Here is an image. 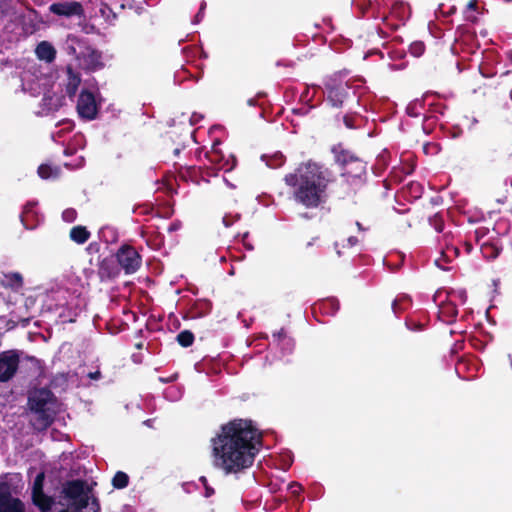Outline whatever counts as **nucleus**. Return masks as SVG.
Masks as SVG:
<instances>
[{
  "label": "nucleus",
  "instance_id": "4be33fe9",
  "mask_svg": "<svg viewBox=\"0 0 512 512\" xmlns=\"http://www.w3.org/2000/svg\"><path fill=\"white\" fill-rule=\"evenodd\" d=\"M411 305H412V300H411L410 296L406 295V294H401L393 300V302L391 304V308H392L393 313L396 316H398L401 313H403L404 311H406L407 309H409L411 307Z\"/></svg>",
  "mask_w": 512,
  "mask_h": 512
},
{
  "label": "nucleus",
  "instance_id": "412c9836",
  "mask_svg": "<svg viewBox=\"0 0 512 512\" xmlns=\"http://www.w3.org/2000/svg\"><path fill=\"white\" fill-rule=\"evenodd\" d=\"M67 76L66 93L69 97H74L81 83V78L78 73L74 72L71 66L67 67Z\"/></svg>",
  "mask_w": 512,
  "mask_h": 512
},
{
  "label": "nucleus",
  "instance_id": "79ce46f5",
  "mask_svg": "<svg viewBox=\"0 0 512 512\" xmlns=\"http://www.w3.org/2000/svg\"><path fill=\"white\" fill-rule=\"evenodd\" d=\"M406 325L408 326L409 329H412V330H421L422 329V324H416L414 321H406Z\"/></svg>",
  "mask_w": 512,
  "mask_h": 512
},
{
  "label": "nucleus",
  "instance_id": "a18cd8bd",
  "mask_svg": "<svg viewBox=\"0 0 512 512\" xmlns=\"http://www.w3.org/2000/svg\"><path fill=\"white\" fill-rule=\"evenodd\" d=\"M180 227V224L179 223H171L170 226L168 227V231L169 232H173V231H176L178 230Z\"/></svg>",
  "mask_w": 512,
  "mask_h": 512
},
{
  "label": "nucleus",
  "instance_id": "9d476101",
  "mask_svg": "<svg viewBox=\"0 0 512 512\" xmlns=\"http://www.w3.org/2000/svg\"><path fill=\"white\" fill-rule=\"evenodd\" d=\"M76 109L82 119H95L98 114V106L94 94L88 90H82L78 97Z\"/></svg>",
  "mask_w": 512,
  "mask_h": 512
},
{
  "label": "nucleus",
  "instance_id": "c9c22d12",
  "mask_svg": "<svg viewBox=\"0 0 512 512\" xmlns=\"http://www.w3.org/2000/svg\"><path fill=\"white\" fill-rule=\"evenodd\" d=\"M343 123L348 129H354L355 126V115L353 113H347L343 116Z\"/></svg>",
  "mask_w": 512,
  "mask_h": 512
},
{
  "label": "nucleus",
  "instance_id": "f8f14e48",
  "mask_svg": "<svg viewBox=\"0 0 512 512\" xmlns=\"http://www.w3.org/2000/svg\"><path fill=\"white\" fill-rule=\"evenodd\" d=\"M120 271L117 260L113 256L106 257L99 262L98 276L102 282L115 279L119 276Z\"/></svg>",
  "mask_w": 512,
  "mask_h": 512
},
{
  "label": "nucleus",
  "instance_id": "2f4dec72",
  "mask_svg": "<svg viewBox=\"0 0 512 512\" xmlns=\"http://www.w3.org/2000/svg\"><path fill=\"white\" fill-rule=\"evenodd\" d=\"M44 480H45L44 472H40L36 475L34 482H33V486H32V493L44 491L43 490Z\"/></svg>",
  "mask_w": 512,
  "mask_h": 512
},
{
  "label": "nucleus",
  "instance_id": "f704fd0d",
  "mask_svg": "<svg viewBox=\"0 0 512 512\" xmlns=\"http://www.w3.org/2000/svg\"><path fill=\"white\" fill-rule=\"evenodd\" d=\"M272 337L273 341L277 344H280L283 341H290L284 328H281L279 331L273 333Z\"/></svg>",
  "mask_w": 512,
  "mask_h": 512
},
{
  "label": "nucleus",
  "instance_id": "49530a36",
  "mask_svg": "<svg viewBox=\"0 0 512 512\" xmlns=\"http://www.w3.org/2000/svg\"><path fill=\"white\" fill-rule=\"evenodd\" d=\"M184 147H185V141H182V142H181V145H180V146H178V147H176V148L174 149V151H173V152H174V154H175L176 156H177V155H179V153L181 152V150H182V149H184Z\"/></svg>",
  "mask_w": 512,
  "mask_h": 512
},
{
  "label": "nucleus",
  "instance_id": "09e8293b",
  "mask_svg": "<svg viewBox=\"0 0 512 512\" xmlns=\"http://www.w3.org/2000/svg\"><path fill=\"white\" fill-rule=\"evenodd\" d=\"M100 11H101V13H102L103 15H105V14H106V11L112 12V11H111V9H110V7H109V6H107V5H104V6L100 9Z\"/></svg>",
  "mask_w": 512,
  "mask_h": 512
},
{
  "label": "nucleus",
  "instance_id": "72a5a7b5",
  "mask_svg": "<svg viewBox=\"0 0 512 512\" xmlns=\"http://www.w3.org/2000/svg\"><path fill=\"white\" fill-rule=\"evenodd\" d=\"M442 255L446 258H450L451 256H458L459 255V248L455 245H446L445 248L442 250Z\"/></svg>",
  "mask_w": 512,
  "mask_h": 512
},
{
  "label": "nucleus",
  "instance_id": "4c0bfd02",
  "mask_svg": "<svg viewBox=\"0 0 512 512\" xmlns=\"http://www.w3.org/2000/svg\"><path fill=\"white\" fill-rule=\"evenodd\" d=\"M423 150L426 154H433L438 152V145L435 143H426L423 146Z\"/></svg>",
  "mask_w": 512,
  "mask_h": 512
},
{
  "label": "nucleus",
  "instance_id": "423d86ee",
  "mask_svg": "<svg viewBox=\"0 0 512 512\" xmlns=\"http://www.w3.org/2000/svg\"><path fill=\"white\" fill-rule=\"evenodd\" d=\"M221 143L216 141L213 143L211 150L205 152V158L210 166L205 167L206 176H216L217 172L224 170L231 171L237 164V159L233 155L226 156L220 148Z\"/></svg>",
  "mask_w": 512,
  "mask_h": 512
},
{
  "label": "nucleus",
  "instance_id": "dca6fc26",
  "mask_svg": "<svg viewBox=\"0 0 512 512\" xmlns=\"http://www.w3.org/2000/svg\"><path fill=\"white\" fill-rule=\"evenodd\" d=\"M0 282L3 287L13 291H19L24 285L23 276L19 272L4 273Z\"/></svg>",
  "mask_w": 512,
  "mask_h": 512
},
{
  "label": "nucleus",
  "instance_id": "bb28decb",
  "mask_svg": "<svg viewBox=\"0 0 512 512\" xmlns=\"http://www.w3.org/2000/svg\"><path fill=\"white\" fill-rule=\"evenodd\" d=\"M129 484V476L123 471H117L112 478V486L116 489H124Z\"/></svg>",
  "mask_w": 512,
  "mask_h": 512
},
{
  "label": "nucleus",
  "instance_id": "ea45409f",
  "mask_svg": "<svg viewBox=\"0 0 512 512\" xmlns=\"http://www.w3.org/2000/svg\"><path fill=\"white\" fill-rule=\"evenodd\" d=\"M75 215H76L75 210H73V209H68V210L64 211V213H63V218H64L65 220H67V221H72V220H74Z\"/></svg>",
  "mask_w": 512,
  "mask_h": 512
},
{
  "label": "nucleus",
  "instance_id": "7c9ffc66",
  "mask_svg": "<svg viewBox=\"0 0 512 512\" xmlns=\"http://www.w3.org/2000/svg\"><path fill=\"white\" fill-rule=\"evenodd\" d=\"M409 52L414 57H420L425 52V44L422 41H414L409 46Z\"/></svg>",
  "mask_w": 512,
  "mask_h": 512
},
{
  "label": "nucleus",
  "instance_id": "39448f33",
  "mask_svg": "<svg viewBox=\"0 0 512 512\" xmlns=\"http://www.w3.org/2000/svg\"><path fill=\"white\" fill-rule=\"evenodd\" d=\"M350 86L336 77H329L324 82L326 104L333 109H342L351 98Z\"/></svg>",
  "mask_w": 512,
  "mask_h": 512
},
{
  "label": "nucleus",
  "instance_id": "f3484780",
  "mask_svg": "<svg viewBox=\"0 0 512 512\" xmlns=\"http://www.w3.org/2000/svg\"><path fill=\"white\" fill-rule=\"evenodd\" d=\"M32 502L41 512L50 511L54 504L53 498L46 495L44 491L32 493Z\"/></svg>",
  "mask_w": 512,
  "mask_h": 512
},
{
  "label": "nucleus",
  "instance_id": "603ef678",
  "mask_svg": "<svg viewBox=\"0 0 512 512\" xmlns=\"http://www.w3.org/2000/svg\"><path fill=\"white\" fill-rule=\"evenodd\" d=\"M466 19L469 20V21H475L476 20V17L475 16H470V15H467L466 16Z\"/></svg>",
  "mask_w": 512,
  "mask_h": 512
},
{
  "label": "nucleus",
  "instance_id": "c85d7f7f",
  "mask_svg": "<svg viewBox=\"0 0 512 512\" xmlns=\"http://www.w3.org/2000/svg\"><path fill=\"white\" fill-rule=\"evenodd\" d=\"M38 175L42 178V179H49L51 177H57L58 174H59V169L58 168H53L52 166L48 165V164H41L39 167H38Z\"/></svg>",
  "mask_w": 512,
  "mask_h": 512
},
{
  "label": "nucleus",
  "instance_id": "5fc2aeb1",
  "mask_svg": "<svg viewBox=\"0 0 512 512\" xmlns=\"http://www.w3.org/2000/svg\"><path fill=\"white\" fill-rule=\"evenodd\" d=\"M507 2H511L512 0H506Z\"/></svg>",
  "mask_w": 512,
  "mask_h": 512
},
{
  "label": "nucleus",
  "instance_id": "864d4df0",
  "mask_svg": "<svg viewBox=\"0 0 512 512\" xmlns=\"http://www.w3.org/2000/svg\"><path fill=\"white\" fill-rule=\"evenodd\" d=\"M169 135H170V138H172V137H173V135H176V132H175V131H170V132H169Z\"/></svg>",
  "mask_w": 512,
  "mask_h": 512
},
{
  "label": "nucleus",
  "instance_id": "c03bdc74",
  "mask_svg": "<svg viewBox=\"0 0 512 512\" xmlns=\"http://www.w3.org/2000/svg\"><path fill=\"white\" fill-rule=\"evenodd\" d=\"M88 377L92 380H98L101 378V372L100 371H95V372H90L88 374Z\"/></svg>",
  "mask_w": 512,
  "mask_h": 512
},
{
  "label": "nucleus",
  "instance_id": "a19ab883",
  "mask_svg": "<svg viewBox=\"0 0 512 512\" xmlns=\"http://www.w3.org/2000/svg\"><path fill=\"white\" fill-rule=\"evenodd\" d=\"M478 10V0H470L467 3L466 11H477Z\"/></svg>",
  "mask_w": 512,
  "mask_h": 512
},
{
  "label": "nucleus",
  "instance_id": "0eeeda50",
  "mask_svg": "<svg viewBox=\"0 0 512 512\" xmlns=\"http://www.w3.org/2000/svg\"><path fill=\"white\" fill-rule=\"evenodd\" d=\"M115 258L120 270H124L127 275L134 274L142 265L141 255L129 244L121 245L115 254Z\"/></svg>",
  "mask_w": 512,
  "mask_h": 512
},
{
  "label": "nucleus",
  "instance_id": "9b49d317",
  "mask_svg": "<svg viewBox=\"0 0 512 512\" xmlns=\"http://www.w3.org/2000/svg\"><path fill=\"white\" fill-rule=\"evenodd\" d=\"M0 512H26L24 503L12 496L7 487L0 488Z\"/></svg>",
  "mask_w": 512,
  "mask_h": 512
},
{
  "label": "nucleus",
  "instance_id": "6ab92c4d",
  "mask_svg": "<svg viewBox=\"0 0 512 512\" xmlns=\"http://www.w3.org/2000/svg\"><path fill=\"white\" fill-rule=\"evenodd\" d=\"M90 236V231L87 229V227L82 225L72 227L69 232L70 239L79 245L86 243Z\"/></svg>",
  "mask_w": 512,
  "mask_h": 512
},
{
  "label": "nucleus",
  "instance_id": "2eb2a0df",
  "mask_svg": "<svg viewBox=\"0 0 512 512\" xmlns=\"http://www.w3.org/2000/svg\"><path fill=\"white\" fill-rule=\"evenodd\" d=\"M37 58L46 63H52L56 58V49L48 41H41L35 49Z\"/></svg>",
  "mask_w": 512,
  "mask_h": 512
},
{
  "label": "nucleus",
  "instance_id": "f03ea898",
  "mask_svg": "<svg viewBox=\"0 0 512 512\" xmlns=\"http://www.w3.org/2000/svg\"><path fill=\"white\" fill-rule=\"evenodd\" d=\"M283 181L290 188L291 197L297 205L316 210L327 204L335 175L324 163L309 159L285 174Z\"/></svg>",
  "mask_w": 512,
  "mask_h": 512
},
{
  "label": "nucleus",
  "instance_id": "a211bd4d",
  "mask_svg": "<svg viewBox=\"0 0 512 512\" xmlns=\"http://www.w3.org/2000/svg\"><path fill=\"white\" fill-rule=\"evenodd\" d=\"M179 176L181 179L185 181H192L196 184L199 183V177H201L203 180H206V172L205 168L202 169L201 167L196 166H189L184 169V171H181L179 173Z\"/></svg>",
  "mask_w": 512,
  "mask_h": 512
},
{
  "label": "nucleus",
  "instance_id": "aec40b11",
  "mask_svg": "<svg viewBox=\"0 0 512 512\" xmlns=\"http://www.w3.org/2000/svg\"><path fill=\"white\" fill-rule=\"evenodd\" d=\"M212 303L209 300H197L190 308L191 318L204 317L210 313Z\"/></svg>",
  "mask_w": 512,
  "mask_h": 512
},
{
  "label": "nucleus",
  "instance_id": "5701e85b",
  "mask_svg": "<svg viewBox=\"0 0 512 512\" xmlns=\"http://www.w3.org/2000/svg\"><path fill=\"white\" fill-rule=\"evenodd\" d=\"M262 161L272 169L281 167L285 163V156L281 152H275L271 155L263 154L261 156Z\"/></svg>",
  "mask_w": 512,
  "mask_h": 512
},
{
  "label": "nucleus",
  "instance_id": "cd10ccee",
  "mask_svg": "<svg viewBox=\"0 0 512 512\" xmlns=\"http://www.w3.org/2000/svg\"><path fill=\"white\" fill-rule=\"evenodd\" d=\"M194 339V334L190 330H183L176 337L178 344L184 348L190 347Z\"/></svg>",
  "mask_w": 512,
  "mask_h": 512
},
{
  "label": "nucleus",
  "instance_id": "37998d69",
  "mask_svg": "<svg viewBox=\"0 0 512 512\" xmlns=\"http://www.w3.org/2000/svg\"><path fill=\"white\" fill-rule=\"evenodd\" d=\"M463 249L465 250V252H466L467 254L471 253V251L473 250V245H472V243H471V242H467V241H466V242H464V243H463Z\"/></svg>",
  "mask_w": 512,
  "mask_h": 512
},
{
  "label": "nucleus",
  "instance_id": "b1692460",
  "mask_svg": "<svg viewBox=\"0 0 512 512\" xmlns=\"http://www.w3.org/2000/svg\"><path fill=\"white\" fill-rule=\"evenodd\" d=\"M318 308L325 314L334 315L340 308V303L336 298H327L318 304Z\"/></svg>",
  "mask_w": 512,
  "mask_h": 512
},
{
  "label": "nucleus",
  "instance_id": "58836bf2",
  "mask_svg": "<svg viewBox=\"0 0 512 512\" xmlns=\"http://www.w3.org/2000/svg\"><path fill=\"white\" fill-rule=\"evenodd\" d=\"M200 481L203 483L204 487H205V496L206 497H210L214 494V489L211 488L209 485H208V482H207V479L205 477H201L200 478Z\"/></svg>",
  "mask_w": 512,
  "mask_h": 512
},
{
  "label": "nucleus",
  "instance_id": "ddd939ff",
  "mask_svg": "<svg viewBox=\"0 0 512 512\" xmlns=\"http://www.w3.org/2000/svg\"><path fill=\"white\" fill-rule=\"evenodd\" d=\"M331 152L334 155L335 163L341 168V172L344 168H347L354 159L357 158V155L350 150L344 149L341 144L334 145L331 148Z\"/></svg>",
  "mask_w": 512,
  "mask_h": 512
},
{
  "label": "nucleus",
  "instance_id": "a878e982",
  "mask_svg": "<svg viewBox=\"0 0 512 512\" xmlns=\"http://www.w3.org/2000/svg\"><path fill=\"white\" fill-rule=\"evenodd\" d=\"M479 246L483 257L486 259H495L500 254V248L494 243L483 242Z\"/></svg>",
  "mask_w": 512,
  "mask_h": 512
},
{
  "label": "nucleus",
  "instance_id": "de8ad7c7",
  "mask_svg": "<svg viewBox=\"0 0 512 512\" xmlns=\"http://www.w3.org/2000/svg\"><path fill=\"white\" fill-rule=\"evenodd\" d=\"M32 209V205L27 204L24 208V211L21 215L22 222L24 223V214L28 213Z\"/></svg>",
  "mask_w": 512,
  "mask_h": 512
},
{
  "label": "nucleus",
  "instance_id": "c756f323",
  "mask_svg": "<svg viewBox=\"0 0 512 512\" xmlns=\"http://www.w3.org/2000/svg\"><path fill=\"white\" fill-rule=\"evenodd\" d=\"M429 223L431 226L434 227V229L441 233L444 230V219L443 216L439 213L434 214L433 216L429 217Z\"/></svg>",
  "mask_w": 512,
  "mask_h": 512
},
{
  "label": "nucleus",
  "instance_id": "3c124183",
  "mask_svg": "<svg viewBox=\"0 0 512 512\" xmlns=\"http://www.w3.org/2000/svg\"><path fill=\"white\" fill-rule=\"evenodd\" d=\"M174 379H176V375H175V376H173L171 379H163V378H160V381H162V382H169V381H172V380H174Z\"/></svg>",
  "mask_w": 512,
  "mask_h": 512
},
{
  "label": "nucleus",
  "instance_id": "393cba45",
  "mask_svg": "<svg viewBox=\"0 0 512 512\" xmlns=\"http://www.w3.org/2000/svg\"><path fill=\"white\" fill-rule=\"evenodd\" d=\"M403 192L411 199H419L423 194V186L416 181H411L403 187Z\"/></svg>",
  "mask_w": 512,
  "mask_h": 512
},
{
  "label": "nucleus",
  "instance_id": "f257e3e1",
  "mask_svg": "<svg viewBox=\"0 0 512 512\" xmlns=\"http://www.w3.org/2000/svg\"><path fill=\"white\" fill-rule=\"evenodd\" d=\"M261 444L262 433L252 420L232 419L210 439L212 464L226 475L242 473L253 465Z\"/></svg>",
  "mask_w": 512,
  "mask_h": 512
},
{
  "label": "nucleus",
  "instance_id": "8fccbe9b",
  "mask_svg": "<svg viewBox=\"0 0 512 512\" xmlns=\"http://www.w3.org/2000/svg\"><path fill=\"white\" fill-rule=\"evenodd\" d=\"M249 236V233L248 232H245L243 235H242V242L246 245V239L248 238Z\"/></svg>",
  "mask_w": 512,
  "mask_h": 512
},
{
  "label": "nucleus",
  "instance_id": "6e6552de",
  "mask_svg": "<svg viewBox=\"0 0 512 512\" xmlns=\"http://www.w3.org/2000/svg\"><path fill=\"white\" fill-rule=\"evenodd\" d=\"M20 352L10 349L0 352V383L12 380L19 369Z\"/></svg>",
  "mask_w": 512,
  "mask_h": 512
},
{
  "label": "nucleus",
  "instance_id": "20e7f679",
  "mask_svg": "<svg viewBox=\"0 0 512 512\" xmlns=\"http://www.w3.org/2000/svg\"><path fill=\"white\" fill-rule=\"evenodd\" d=\"M56 402L54 393L48 388H36L29 392L27 405L36 416L32 422L36 431L47 430L54 422L55 412L50 408Z\"/></svg>",
  "mask_w": 512,
  "mask_h": 512
},
{
  "label": "nucleus",
  "instance_id": "4468645a",
  "mask_svg": "<svg viewBox=\"0 0 512 512\" xmlns=\"http://www.w3.org/2000/svg\"><path fill=\"white\" fill-rule=\"evenodd\" d=\"M343 177H347L348 179H358L361 180L363 176L366 175V163L360 159L358 156L347 168L341 172Z\"/></svg>",
  "mask_w": 512,
  "mask_h": 512
},
{
  "label": "nucleus",
  "instance_id": "473e14b6",
  "mask_svg": "<svg viewBox=\"0 0 512 512\" xmlns=\"http://www.w3.org/2000/svg\"><path fill=\"white\" fill-rule=\"evenodd\" d=\"M89 57L91 58V62L93 64V70L103 67V63H101V54L97 50H92Z\"/></svg>",
  "mask_w": 512,
  "mask_h": 512
},
{
  "label": "nucleus",
  "instance_id": "7ed1b4c3",
  "mask_svg": "<svg viewBox=\"0 0 512 512\" xmlns=\"http://www.w3.org/2000/svg\"><path fill=\"white\" fill-rule=\"evenodd\" d=\"M86 481L81 479L68 480L62 485L58 496V504L63 506L59 512H100V504L93 497Z\"/></svg>",
  "mask_w": 512,
  "mask_h": 512
},
{
  "label": "nucleus",
  "instance_id": "1a4fd4ad",
  "mask_svg": "<svg viewBox=\"0 0 512 512\" xmlns=\"http://www.w3.org/2000/svg\"><path fill=\"white\" fill-rule=\"evenodd\" d=\"M48 10L51 14L64 18H80L84 15L83 5L76 0H59L52 3Z\"/></svg>",
  "mask_w": 512,
  "mask_h": 512
},
{
  "label": "nucleus",
  "instance_id": "e433bc0d",
  "mask_svg": "<svg viewBox=\"0 0 512 512\" xmlns=\"http://www.w3.org/2000/svg\"><path fill=\"white\" fill-rule=\"evenodd\" d=\"M240 219V215L237 214L235 216H231V215H225L223 217V224L226 226V227H230L235 221L239 220Z\"/></svg>",
  "mask_w": 512,
  "mask_h": 512
}]
</instances>
